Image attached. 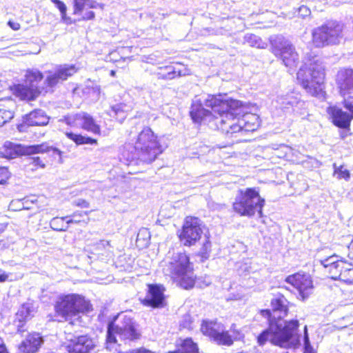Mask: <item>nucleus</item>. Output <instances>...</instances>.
<instances>
[{
    "label": "nucleus",
    "instance_id": "obj_47",
    "mask_svg": "<svg viewBox=\"0 0 353 353\" xmlns=\"http://www.w3.org/2000/svg\"><path fill=\"white\" fill-rule=\"evenodd\" d=\"M95 17L94 12L92 11L86 12L83 16L82 17L83 20H92L94 19Z\"/></svg>",
    "mask_w": 353,
    "mask_h": 353
},
{
    "label": "nucleus",
    "instance_id": "obj_44",
    "mask_svg": "<svg viewBox=\"0 0 353 353\" xmlns=\"http://www.w3.org/2000/svg\"><path fill=\"white\" fill-rule=\"evenodd\" d=\"M66 123L69 125H75L77 124V122H79V120L76 119L75 115L69 116L65 118Z\"/></svg>",
    "mask_w": 353,
    "mask_h": 353
},
{
    "label": "nucleus",
    "instance_id": "obj_25",
    "mask_svg": "<svg viewBox=\"0 0 353 353\" xmlns=\"http://www.w3.org/2000/svg\"><path fill=\"white\" fill-rule=\"evenodd\" d=\"M130 105L120 103L111 106L109 114L114 117L120 123H122L127 117L128 112L132 110Z\"/></svg>",
    "mask_w": 353,
    "mask_h": 353
},
{
    "label": "nucleus",
    "instance_id": "obj_31",
    "mask_svg": "<svg viewBox=\"0 0 353 353\" xmlns=\"http://www.w3.org/2000/svg\"><path fill=\"white\" fill-rule=\"evenodd\" d=\"M68 216L59 218L54 217L50 222V228L56 231H66L68 226L66 225L64 222L65 219H67Z\"/></svg>",
    "mask_w": 353,
    "mask_h": 353
},
{
    "label": "nucleus",
    "instance_id": "obj_26",
    "mask_svg": "<svg viewBox=\"0 0 353 353\" xmlns=\"http://www.w3.org/2000/svg\"><path fill=\"white\" fill-rule=\"evenodd\" d=\"M185 74V73L183 72L181 69L173 65H167L160 68V71L157 73V77L159 79L171 80L176 77H181Z\"/></svg>",
    "mask_w": 353,
    "mask_h": 353
},
{
    "label": "nucleus",
    "instance_id": "obj_38",
    "mask_svg": "<svg viewBox=\"0 0 353 353\" xmlns=\"http://www.w3.org/2000/svg\"><path fill=\"white\" fill-rule=\"evenodd\" d=\"M298 14L304 19L310 16L311 10L307 6L302 5L298 9Z\"/></svg>",
    "mask_w": 353,
    "mask_h": 353
},
{
    "label": "nucleus",
    "instance_id": "obj_58",
    "mask_svg": "<svg viewBox=\"0 0 353 353\" xmlns=\"http://www.w3.org/2000/svg\"><path fill=\"white\" fill-rule=\"evenodd\" d=\"M114 74H115V72H114V71H113V70H112V71H111V75H112V76H114Z\"/></svg>",
    "mask_w": 353,
    "mask_h": 353
},
{
    "label": "nucleus",
    "instance_id": "obj_7",
    "mask_svg": "<svg viewBox=\"0 0 353 353\" xmlns=\"http://www.w3.org/2000/svg\"><path fill=\"white\" fill-rule=\"evenodd\" d=\"M264 203L256 188H247L238 191L233 209L241 216H252L256 212L261 215Z\"/></svg>",
    "mask_w": 353,
    "mask_h": 353
},
{
    "label": "nucleus",
    "instance_id": "obj_43",
    "mask_svg": "<svg viewBox=\"0 0 353 353\" xmlns=\"http://www.w3.org/2000/svg\"><path fill=\"white\" fill-rule=\"evenodd\" d=\"M107 246H110V242L108 241L101 240L96 244L94 249L96 250H100L102 248H106Z\"/></svg>",
    "mask_w": 353,
    "mask_h": 353
},
{
    "label": "nucleus",
    "instance_id": "obj_32",
    "mask_svg": "<svg viewBox=\"0 0 353 353\" xmlns=\"http://www.w3.org/2000/svg\"><path fill=\"white\" fill-rule=\"evenodd\" d=\"M244 43L249 44L252 47L263 48L262 46V40L258 36L253 34H246L244 37Z\"/></svg>",
    "mask_w": 353,
    "mask_h": 353
},
{
    "label": "nucleus",
    "instance_id": "obj_20",
    "mask_svg": "<svg viewBox=\"0 0 353 353\" xmlns=\"http://www.w3.org/2000/svg\"><path fill=\"white\" fill-rule=\"evenodd\" d=\"M49 122V117L42 110H35L23 117V122L17 125L20 132H26L30 126L46 125Z\"/></svg>",
    "mask_w": 353,
    "mask_h": 353
},
{
    "label": "nucleus",
    "instance_id": "obj_9",
    "mask_svg": "<svg viewBox=\"0 0 353 353\" xmlns=\"http://www.w3.org/2000/svg\"><path fill=\"white\" fill-rule=\"evenodd\" d=\"M120 320L117 323H110L107 331L108 343H117V337L125 342L134 341L139 339L141 333L137 328L135 321L126 315L120 316Z\"/></svg>",
    "mask_w": 353,
    "mask_h": 353
},
{
    "label": "nucleus",
    "instance_id": "obj_41",
    "mask_svg": "<svg viewBox=\"0 0 353 353\" xmlns=\"http://www.w3.org/2000/svg\"><path fill=\"white\" fill-rule=\"evenodd\" d=\"M29 159L30 161V163L35 166H39L41 168H44L46 167L45 163L41 161V159L39 157H30Z\"/></svg>",
    "mask_w": 353,
    "mask_h": 353
},
{
    "label": "nucleus",
    "instance_id": "obj_23",
    "mask_svg": "<svg viewBox=\"0 0 353 353\" xmlns=\"http://www.w3.org/2000/svg\"><path fill=\"white\" fill-rule=\"evenodd\" d=\"M75 118L79 121L83 129L94 134H100V126L91 115L81 112L75 114Z\"/></svg>",
    "mask_w": 353,
    "mask_h": 353
},
{
    "label": "nucleus",
    "instance_id": "obj_1",
    "mask_svg": "<svg viewBox=\"0 0 353 353\" xmlns=\"http://www.w3.org/2000/svg\"><path fill=\"white\" fill-rule=\"evenodd\" d=\"M243 109L241 101L230 99L226 94H208L202 99L196 97L193 99L190 114L194 123H201L212 116L217 128L233 137L245 132L239 117Z\"/></svg>",
    "mask_w": 353,
    "mask_h": 353
},
{
    "label": "nucleus",
    "instance_id": "obj_17",
    "mask_svg": "<svg viewBox=\"0 0 353 353\" xmlns=\"http://www.w3.org/2000/svg\"><path fill=\"white\" fill-rule=\"evenodd\" d=\"M77 70L74 65H60L54 71H48L45 83L49 87H54L59 83L68 79L77 72Z\"/></svg>",
    "mask_w": 353,
    "mask_h": 353
},
{
    "label": "nucleus",
    "instance_id": "obj_37",
    "mask_svg": "<svg viewBox=\"0 0 353 353\" xmlns=\"http://www.w3.org/2000/svg\"><path fill=\"white\" fill-rule=\"evenodd\" d=\"M338 256L332 255L326 259H322L320 261L321 264L323 265V267L327 270V271L332 268V265H334L339 260L338 259Z\"/></svg>",
    "mask_w": 353,
    "mask_h": 353
},
{
    "label": "nucleus",
    "instance_id": "obj_10",
    "mask_svg": "<svg viewBox=\"0 0 353 353\" xmlns=\"http://www.w3.org/2000/svg\"><path fill=\"white\" fill-rule=\"evenodd\" d=\"M343 38V26L336 21H328L312 30V43L317 48L339 44Z\"/></svg>",
    "mask_w": 353,
    "mask_h": 353
},
{
    "label": "nucleus",
    "instance_id": "obj_5",
    "mask_svg": "<svg viewBox=\"0 0 353 353\" xmlns=\"http://www.w3.org/2000/svg\"><path fill=\"white\" fill-rule=\"evenodd\" d=\"M163 271L177 285L185 290H189L195 284V276L189 256L182 252H168L164 261Z\"/></svg>",
    "mask_w": 353,
    "mask_h": 353
},
{
    "label": "nucleus",
    "instance_id": "obj_51",
    "mask_svg": "<svg viewBox=\"0 0 353 353\" xmlns=\"http://www.w3.org/2000/svg\"><path fill=\"white\" fill-rule=\"evenodd\" d=\"M0 353H8L3 340L0 337Z\"/></svg>",
    "mask_w": 353,
    "mask_h": 353
},
{
    "label": "nucleus",
    "instance_id": "obj_6",
    "mask_svg": "<svg viewBox=\"0 0 353 353\" xmlns=\"http://www.w3.org/2000/svg\"><path fill=\"white\" fill-rule=\"evenodd\" d=\"M324 79V65L316 56L309 59L297 72V80L312 96H318L322 92Z\"/></svg>",
    "mask_w": 353,
    "mask_h": 353
},
{
    "label": "nucleus",
    "instance_id": "obj_40",
    "mask_svg": "<svg viewBox=\"0 0 353 353\" xmlns=\"http://www.w3.org/2000/svg\"><path fill=\"white\" fill-rule=\"evenodd\" d=\"M52 1L54 3V5L57 6V8L61 12L62 17H63L64 15L66 14V6L65 3L60 0H52Z\"/></svg>",
    "mask_w": 353,
    "mask_h": 353
},
{
    "label": "nucleus",
    "instance_id": "obj_28",
    "mask_svg": "<svg viewBox=\"0 0 353 353\" xmlns=\"http://www.w3.org/2000/svg\"><path fill=\"white\" fill-rule=\"evenodd\" d=\"M73 2L74 14L81 13L86 7L89 8H97L98 6L103 8V6L90 0H73Z\"/></svg>",
    "mask_w": 353,
    "mask_h": 353
},
{
    "label": "nucleus",
    "instance_id": "obj_55",
    "mask_svg": "<svg viewBox=\"0 0 353 353\" xmlns=\"http://www.w3.org/2000/svg\"><path fill=\"white\" fill-rule=\"evenodd\" d=\"M8 179H6L5 177L0 179V185H4L6 183V180Z\"/></svg>",
    "mask_w": 353,
    "mask_h": 353
},
{
    "label": "nucleus",
    "instance_id": "obj_4",
    "mask_svg": "<svg viewBox=\"0 0 353 353\" xmlns=\"http://www.w3.org/2000/svg\"><path fill=\"white\" fill-rule=\"evenodd\" d=\"M336 83L340 95L343 97L344 106L351 113L352 117L341 109L332 107L329 109L334 124L341 128H349L353 118V70L342 69L338 72Z\"/></svg>",
    "mask_w": 353,
    "mask_h": 353
},
{
    "label": "nucleus",
    "instance_id": "obj_57",
    "mask_svg": "<svg viewBox=\"0 0 353 353\" xmlns=\"http://www.w3.org/2000/svg\"><path fill=\"white\" fill-rule=\"evenodd\" d=\"M296 104H297V105H299V104H300V105H303V102H301V101H298V102H296Z\"/></svg>",
    "mask_w": 353,
    "mask_h": 353
},
{
    "label": "nucleus",
    "instance_id": "obj_3",
    "mask_svg": "<svg viewBox=\"0 0 353 353\" xmlns=\"http://www.w3.org/2000/svg\"><path fill=\"white\" fill-rule=\"evenodd\" d=\"M163 152L157 136L150 128H144L137 135L134 143H126L123 156L129 161L139 160L150 163Z\"/></svg>",
    "mask_w": 353,
    "mask_h": 353
},
{
    "label": "nucleus",
    "instance_id": "obj_11",
    "mask_svg": "<svg viewBox=\"0 0 353 353\" xmlns=\"http://www.w3.org/2000/svg\"><path fill=\"white\" fill-rule=\"evenodd\" d=\"M272 52L283 64L290 68H296L299 63V56L293 44L282 35H276L270 39Z\"/></svg>",
    "mask_w": 353,
    "mask_h": 353
},
{
    "label": "nucleus",
    "instance_id": "obj_21",
    "mask_svg": "<svg viewBox=\"0 0 353 353\" xmlns=\"http://www.w3.org/2000/svg\"><path fill=\"white\" fill-rule=\"evenodd\" d=\"M164 288L157 284L148 285V292L142 303L144 305L154 308L162 307L164 305Z\"/></svg>",
    "mask_w": 353,
    "mask_h": 353
},
{
    "label": "nucleus",
    "instance_id": "obj_15",
    "mask_svg": "<svg viewBox=\"0 0 353 353\" xmlns=\"http://www.w3.org/2000/svg\"><path fill=\"white\" fill-rule=\"evenodd\" d=\"M285 281L296 289L297 298L302 301H306L313 293V281L308 274L298 272L287 276Z\"/></svg>",
    "mask_w": 353,
    "mask_h": 353
},
{
    "label": "nucleus",
    "instance_id": "obj_27",
    "mask_svg": "<svg viewBox=\"0 0 353 353\" xmlns=\"http://www.w3.org/2000/svg\"><path fill=\"white\" fill-rule=\"evenodd\" d=\"M350 266V263H347L345 261L339 260L334 265H332V268H330L327 272L330 274V276L334 280H340L343 274V270L345 267Z\"/></svg>",
    "mask_w": 353,
    "mask_h": 353
},
{
    "label": "nucleus",
    "instance_id": "obj_22",
    "mask_svg": "<svg viewBox=\"0 0 353 353\" xmlns=\"http://www.w3.org/2000/svg\"><path fill=\"white\" fill-rule=\"evenodd\" d=\"M43 343L42 336L39 333H32L28 335L19 346V350L23 353H35Z\"/></svg>",
    "mask_w": 353,
    "mask_h": 353
},
{
    "label": "nucleus",
    "instance_id": "obj_34",
    "mask_svg": "<svg viewBox=\"0 0 353 353\" xmlns=\"http://www.w3.org/2000/svg\"><path fill=\"white\" fill-rule=\"evenodd\" d=\"M334 167V176H336L338 179H344L348 180L350 177V174L348 170L343 168V165L336 166V163L333 165Z\"/></svg>",
    "mask_w": 353,
    "mask_h": 353
},
{
    "label": "nucleus",
    "instance_id": "obj_45",
    "mask_svg": "<svg viewBox=\"0 0 353 353\" xmlns=\"http://www.w3.org/2000/svg\"><path fill=\"white\" fill-rule=\"evenodd\" d=\"M303 343H304V347L311 345L310 342L307 325H305L304 327Z\"/></svg>",
    "mask_w": 353,
    "mask_h": 353
},
{
    "label": "nucleus",
    "instance_id": "obj_18",
    "mask_svg": "<svg viewBox=\"0 0 353 353\" xmlns=\"http://www.w3.org/2000/svg\"><path fill=\"white\" fill-rule=\"evenodd\" d=\"M36 312L37 307L32 302L28 301L21 305L14 321L18 333L22 334L27 330L26 323L34 316Z\"/></svg>",
    "mask_w": 353,
    "mask_h": 353
},
{
    "label": "nucleus",
    "instance_id": "obj_49",
    "mask_svg": "<svg viewBox=\"0 0 353 353\" xmlns=\"http://www.w3.org/2000/svg\"><path fill=\"white\" fill-rule=\"evenodd\" d=\"M9 274H7L3 270L0 269V282H5L8 279Z\"/></svg>",
    "mask_w": 353,
    "mask_h": 353
},
{
    "label": "nucleus",
    "instance_id": "obj_19",
    "mask_svg": "<svg viewBox=\"0 0 353 353\" xmlns=\"http://www.w3.org/2000/svg\"><path fill=\"white\" fill-rule=\"evenodd\" d=\"M69 343L66 346L68 353H90L94 348L93 340L87 335L67 338Z\"/></svg>",
    "mask_w": 353,
    "mask_h": 353
},
{
    "label": "nucleus",
    "instance_id": "obj_53",
    "mask_svg": "<svg viewBox=\"0 0 353 353\" xmlns=\"http://www.w3.org/2000/svg\"><path fill=\"white\" fill-rule=\"evenodd\" d=\"M79 221H80L79 220L74 219H67L65 224H66V225L68 226V225L70 224V223H79Z\"/></svg>",
    "mask_w": 353,
    "mask_h": 353
},
{
    "label": "nucleus",
    "instance_id": "obj_2",
    "mask_svg": "<svg viewBox=\"0 0 353 353\" xmlns=\"http://www.w3.org/2000/svg\"><path fill=\"white\" fill-rule=\"evenodd\" d=\"M271 310L262 311V315L268 319V327L257 337V343L263 346L268 341L283 348L296 347L301 344V336L297 334L298 320L283 321L288 312L287 300L284 296L271 301Z\"/></svg>",
    "mask_w": 353,
    "mask_h": 353
},
{
    "label": "nucleus",
    "instance_id": "obj_48",
    "mask_svg": "<svg viewBox=\"0 0 353 353\" xmlns=\"http://www.w3.org/2000/svg\"><path fill=\"white\" fill-rule=\"evenodd\" d=\"M8 25L9 26L10 28H11L14 30H18L20 29V27H21V26L19 23L12 21H9L8 22Z\"/></svg>",
    "mask_w": 353,
    "mask_h": 353
},
{
    "label": "nucleus",
    "instance_id": "obj_8",
    "mask_svg": "<svg viewBox=\"0 0 353 353\" xmlns=\"http://www.w3.org/2000/svg\"><path fill=\"white\" fill-rule=\"evenodd\" d=\"M90 309V303L83 296L75 294L59 296L54 305L56 314L65 321H70Z\"/></svg>",
    "mask_w": 353,
    "mask_h": 353
},
{
    "label": "nucleus",
    "instance_id": "obj_46",
    "mask_svg": "<svg viewBox=\"0 0 353 353\" xmlns=\"http://www.w3.org/2000/svg\"><path fill=\"white\" fill-rule=\"evenodd\" d=\"M229 32L228 30H225L223 28H219L216 30H214V29H212V32H210V34H216V35H218V34H225L226 33H228Z\"/></svg>",
    "mask_w": 353,
    "mask_h": 353
},
{
    "label": "nucleus",
    "instance_id": "obj_36",
    "mask_svg": "<svg viewBox=\"0 0 353 353\" xmlns=\"http://www.w3.org/2000/svg\"><path fill=\"white\" fill-rule=\"evenodd\" d=\"M210 251L211 243L210 241L205 240V242L203 243L199 252V254L202 258V261L206 260L209 258Z\"/></svg>",
    "mask_w": 353,
    "mask_h": 353
},
{
    "label": "nucleus",
    "instance_id": "obj_12",
    "mask_svg": "<svg viewBox=\"0 0 353 353\" xmlns=\"http://www.w3.org/2000/svg\"><path fill=\"white\" fill-rule=\"evenodd\" d=\"M4 147L5 149L3 152H1V154H2V157L8 159H14L19 155H30L46 152H52L54 156L57 155L59 157V161L62 163V152L58 148L48 146L46 143L33 145L25 148L20 144H15L11 142H6Z\"/></svg>",
    "mask_w": 353,
    "mask_h": 353
},
{
    "label": "nucleus",
    "instance_id": "obj_14",
    "mask_svg": "<svg viewBox=\"0 0 353 353\" xmlns=\"http://www.w3.org/2000/svg\"><path fill=\"white\" fill-rule=\"evenodd\" d=\"M201 331L219 345L230 346L233 344L232 337L228 331H224L222 325L216 321H203Z\"/></svg>",
    "mask_w": 353,
    "mask_h": 353
},
{
    "label": "nucleus",
    "instance_id": "obj_52",
    "mask_svg": "<svg viewBox=\"0 0 353 353\" xmlns=\"http://www.w3.org/2000/svg\"><path fill=\"white\" fill-rule=\"evenodd\" d=\"M304 353H314L312 346L304 347Z\"/></svg>",
    "mask_w": 353,
    "mask_h": 353
},
{
    "label": "nucleus",
    "instance_id": "obj_13",
    "mask_svg": "<svg viewBox=\"0 0 353 353\" xmlns=\"http://www.w3.org/2000/svg\"><path fill=\"white\" fill-rule=\"evenodd\" d=\"M25 77V83L16 85L14 93L22 100H34L40 94L38 84L43 75L39 70L31 69L26 71Z\"/></svg>",
    "mask_w": 353,
    "mask_h": 353
},
{
    "label": "nucleus",
    "instance_id": "obj_24",
    "mask_svg": "<svg viewBox=\"0 0 353 353\" xmlns=\"http://www.w3.org/2000/svg\"><path fill=\"white\" fill-rule=\"evenodd\" d=\"M240 117L245 132H253L259 127V118L256 114L243 112Z\"/></svg>",
    "mask_w": 353,
    "mask_h": 353
},
{
    "label": "nucleus",
    "instance_id": "obj_56",
    "mask_svg": "<svg viewBox=\"0 0 353 353\" xmlns=\"http://www.w3.org/2000/svg\"><path fill=\"white\" fill-rule=\"evenodd\" d=\"M294 102H295V101H294H294H288L286 102V103H287V104H289V105H291L292 106H293V105H294Z\"/></svg>",
    "mask_w": 353,
    "mask_h": 353
},
{
    "label": "nucleus",
    "instance_id": "obj_16",
    "mask_svg": "<svg viewBox=\"0 0 353 353\" xmlns=\"http://www.w3.org/2000/svg\"><path fill=\"white\" fill-rule=\"evenodd\" d=\"M203 233L201 221L196 217L188 216L179 234L181 242L185 246L194 245Z\"/></svg>",
    "mask_w": 353,
    "mask_h": 353
},
{
    "label": "nucleus",
    "instance_id": "obj_42",
    "mask_svg": "<svg viewBox=\"0 0 353 353\" xmlns=\"http://www.w3.org/2000/svg\"><path fill=\"white\" fill-rule=\"evenodd\" d=\"M74 204L76 206L82 208H88L90 206L89 203L83 199H78L74 201Z\"/></svg>",
    "mask_w": 353,
    "mask_h": 353
},
{
    "label": "nucleus",
    "instance_id": "obj_54",
    "mask_svg": "<svg viewBox=\"0 0 353 353\" xmlns=\"http://www.w3.org/2000/svg\"><path fill=\"white\" fill-rule=\"evenodd\" d=\"M7 227L6 223H0V233L3 232Z\"/></svg>",
    "mask_w": 353,
    "mask_h": 353
},
{
    "label": "nucleus",
    "instance_id": "obj_39",
    "mask_svg": "<svg viewBox=\"0 0 353 353\" xmlns=\"http://www.w3.org/2000/svg\"><path fill=\"white\" fill-rule=\"evenodd\" d=\"M141 238L145 240V244H147L148 242V239L150 238V232L146 229L139 230L137 234V241L139 242Z\"/></svg>",
    "mask_w": 353,
    "mask_h": 353
},
{
    "label": "nucleus",
    "instance_id": "obj_33",
    "mask_svg": "<svg viewBox=\"0 0 353 353\" xmlns=\"http://www.w3.org/2000/svg\"><path fill=\"white\" fill-rule=\"evenodd\" d=\"M14 112L5 107L0 108V127L10 121L14 117Z\"/></svg>",
    "mask_w": 353,
    "mask_h": 353
},
{
    "label": "nucleus",
    "instance_id": "obj_30",
    "mask_svg": "<svg viewBox=\"0 0 353 353\" xmlns=\"http://www.w3.org/2000/svg\"><path fill=\"white\" fill-rule=\"evenodd\" d=\"M198 348L191 339H185L181 344V349L168 353H196Z\"/></svg>",
    "mask_w": 353,
    "mask_h": 353
},
{
    "label": "nucleus",
    "instance_id": "obj_35",
    "mask_svg": "<svg viewBox=\"0 0 353 353\" xmlns=\"http://www.w3.org/2000/svg\"><path fill=\"white\" fill-rule=\"evenodd\" d=\"M343 274L341 277V281H344L347 283H353V265L350 263V266H345L344 270H343Z\"/></svg>",
    "mask_w": 353,
    "mask_h": 353
},
{
    "label": "nucleus",
    "instance_id": "obj_29",
    "mask_svg": "<svg viewBox=\"0 0 353 353\" xmlns=\"http://www.w3.org/2000/svg\"><path fill=\"white\" fill-rule=\"evenodd\" d=\"M65 136L73 141L77 145H83V144H94L97 143V140L92 139L91 137L83 136L81 134H78L73 133L72 132H66L65 133Z\"/></svg>",
    "mask_w": 353,
    "mask_h": 353
},
{
    "label": "nucleus",
    "instance_id": "obj_50",
    "mask_svg": "<svg viewBox=\"0 0 353 353\" xmlns=\"http://www.w3.org/2000/svg\"><path fill=\"white\" fill-rule=\"evenodd\" d=\"M0 176H2L3 178L5 177L6 179L9 178L10 173L6 168H0Z\"/></svg>",
    "mask_w": 353,
    "mask_h": 353
}]
</instances>
